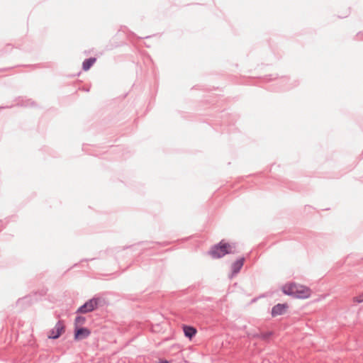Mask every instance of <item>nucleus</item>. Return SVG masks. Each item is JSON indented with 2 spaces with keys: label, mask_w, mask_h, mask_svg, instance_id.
<instances>
[{
  "label": "nucleus",
  "mask_w": 363,
  "mask_h": 363,
  "mask_svg": "<svg viewBox=\"0 0 363 363\" xmlns=\"http://www.w3.org/2000/svg\"><path fill=\"white\" fill-rule=\"evenodd\" d=\"M91 334L89 329L86 328L75 327L74 329V340H82L88 337Z\"/></svg>",
  "instance_id": "nucleus-5"
},
{
  "label": "nucleus",
  "mask_w": 363,
  "mask_h": 363,
  "mask_svg": "<svg viewBox=\"0 0 363 363\" xmlns=\"http://www.w3.org/2000/svg\"><path fill=\"white\" fill-rule=\"evenodd\" d=\"M99 299L97 298H92L85 302L77 311V313H86L93 311L98 306Z\"/></svg>",
  "instance_id": "nucleus-3"
},
{
  "label": "nucleus",
  "mask_w": 363,
  "mask_h": 363,
  "mask_svg": "<svg viewBox=\"0 0 363 363\" xmlns=\"http://www.w3.org/2000/svg\"><path fill=\"white\" fill-rule=\"evenodd\" d=\"M86 322V318L84 316L77 315L74 320L75 327H78L79 325H83Z\"/></svg>",
  "instance_id": "nucleus-10"
},
{
  "label": "nucleus",
  "mask_w": 363,
  "mask_h": 363,
  "mask_svg": "<svg viewBox=\"0 0 363 363\" xmlns=\"http://www.w3.org/2000/svg\"><path fill=\"white\" fill-rule=\"evenodd\" d=\"M354 302L362 303L363 302V294L353 298Z\"/></svg>",
  "instance_id": "nucleus-12"
},
{
  "label": "nucleus",
  "mask_w": 363,
  "mask_h": 363,
  "mask_svg": "<svg viewBox=\"0 0 363 363\" xmlns=\"http://www.w3.org/2000/svg\"><path fill=\"white\" fill-rule=\"evenodd\" d=\"M95 62V57H89L88 59H86L82 63V69L84 71L89 70L91 68V67L94 64Z\"/></svg>",
  "instance_id": "nucleus-9"
},
{
  "label": "nucleus",
  "mask_w": 363,
  "mask_h": 363,
  "mask_svg": "<svg viewBox=\"0 0 363 363\" xmlns=\"http://www.w3.org/2000/svg\"><path fill=\"white\" fill-rule=\"evenodd\" d=\"M283 292L286 295L298 298H306L309 297L311 294V291L308 288L297 285L294 283L284 285Z\"/></svg>",
  "instance_id": "nucleus-1"
},
{
  "label": "nucleus",
  "mask_w": 363,
  "mask_h": 363,
  "mask_svg": "<svg viewBox=\"0 0 363 363\" xmlns=\"http://www.w3.org/2000/svg\"><path fill=\"white\" fill-rule=\"evenodd\" d=\"M65 331V325L62 320H58L55 327L50 330L48 337L50 339H57Z\"/></svg>",
  "instance_id": "nucleus-4"
},
{
  "label": "nucleus",
  "mask_w": 363,
  "mask_h": 363,
  "mask_svg": "<svg viewBox=\"0 0 363 363\" xmlns=\"http://www.w3.org/2000/svg\"><path fill=\"white\" fill-rule=\"evenodd\" d=\"M288 307L289 306L287 303H277V305L274 306L272 308V316L276 317L277 315L284 314Z\"/></svg>",
  "instance_id": "nucleus-6"
},
{
  "label": "nucleus",
  "mask_w": 363,
  "mask_h": 363,
  "mask_svg": "<svg viewBox=\"0 0 363 363\" xmlns=\"http://www.w3.org/2000/svg\"><path fill=\"white\" fill-rule=\"evenodd\" d=\"M158 363H169V362L167 361V360L164 359V360H160L158 362Z\"/></svg>",
  "instance_id": "nucleus-13"
},
{
  "label": "nucleus",
  "mask_w": 363,
  "mask_h": 363,
  "mask_svg": "<svg viewBox=\"0 0 363 363\" xmlns=\"http://www.w3.org/2000/svg\"><path fill=\"white\" fill-rule=\"evenodd\" d=\"M183 331L184 335L189 339L194 337L196 333V329L194 327L186 325H183Z\"/></svg>",
  "instance_id": "nucleus-8"
},
{
  "label": "nucleus",
  "mask_w": 363,
  "mask_h": 363,
  "mask_svg": "<svg viewBox=\"0 0 363 363\" xmlns=\"http://www.w3.org/2000/svg\"><path fill=\"white\" fill-rule=\"evenodd\" d=\"M245 258L241 257L238 259L235 262H234L231 265V271L233 275L237 274L240 269H242L244 264Z\"/></svg>",
  "instance_id": "nucleus-7"
},
{
  "label": "nucleus",
  "mask_w": 363,
  "mask_h": 363,
  "mask_svg": "<svg viewBox=\"0 0 363 363\" xmlns=\"http://www.w3.org/2000/svg\"><path fill=\"white\" fill-rule=\"evenodd\" d=\"M272 335V332H264V333H260L259 334H257L256 335L257 337H259L263 340H267L269 339V337Z\"/></svg>",
  "instance_id": "nucleus-11"
},
{
  "label": "nucleus",
  "mask_w": 363,
  "mask_h": 363,
  "mask_svg": "<svg viewBox=\"0 0 363 363\" xmlns=\"http://www.w3.org/2000/svg\"><path fill=\"white\" fill-rule=\"evenodd\" d=\"M233 248H235V245H230L223 240L219 243L212 246L208 254L213 259H219L225 255L234 253Z\"/></svg>",
  "instance_id": "nucleus-2"
}]
</instances>
